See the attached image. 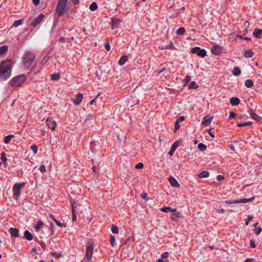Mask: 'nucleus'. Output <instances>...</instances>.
I'll return each mask as SVG.
<instances>
[{
    "label": "nucleus",
    "instance_id": "obj_1",
    "mask_svg": "<svg viewBox=\"0 0 262 262\" xmlns=\"http://www.w3.org/2000/svg\"><path fill=\"white\" fill-rule=\"evenodd\" d=\"M11 73V61H5L0 63V77L4 80L10 77Z\"/></svg>",
    "mask_w": 262,
    "mask_h": 262
},
{
    "label": "nucleus",
    "instance_id": "obj_2",
    "mask_svg": "<svg viewBox=\"0 0 262 262\" xmlns=\"http://www.w3.org/2000/svg\"><path fill=\"white\" fill-rule=\"evenodd\" d=\"M68 0H58L56 11L58 15L62 16L67 11Z\"/></svg>",
    "mask_w": 262,
    "mask_h": 262
},
{
    "label": "nucleus",
    "instance_id": "obj_3",
    "mask_svg": "<svg viewBox=\"0 0 262 262\" xmlns=\"http://www.w3.org/2000/svg\"><path fill=\"white\" fill-rule=\"evenodd\" d=\"M34 59L35 56L33 53L30 52L26 53L24 55L23 61L25 67L27 69L29 68L32 64Z\"/></svg>",
    "mask_w": 262,
    "mask_h": 262
},
{
    "label": "nucleus",
    "instance_id": "obj_4",
    "mask_svg": "<svg viewBox=\"0 0 262 262\" xmlns=\"http://www.w3.org/2000/svg\"><path fill=\"white\" fill-rule=\"evenodd\" d=\"M94 244L92 242H90L86 245V249L85 259L86 262H90L92 261V255L93 253Z\"/></svg>",
    "mask_w": 262,
    "mask_h": 262
},
{
    "label": "nucleus",
    "instance_id": "obj_5",
    "mask_svg": "<svg viewBox=\"0 0 262 262\" xmlns=\"http://www.w3.org/2000/svg\"><path fill=\"white\" fill-rule=\"evenodd\" d=\"M25 76L20 75L14 77L10 82L11 86L14 87L19 86L25 81Z\"/></svg>",
    "mask_w": 262,
    "mask_h": 262
},
{
    "label": "nucleus",
    "instance_id": "obj_6",
    "mask_svg": "<svg viewBox=\"0 0 262 262\" xmlns=\"http://www.w3.org/2000/svg\"><path fill=\"white\" fill-rule=\"evenodd\" d=\"M254 199V197H251L249 199H242L237 200H232V201H225V203L226 204H238V203H247L253 201Z\"/></svg>",
    "mask_w": 262,
    "mask_h": 262
},
{
    "label": "nucleus",
    "instance_id": "obj_7",
    "mask_svg": "<svg viewBox=\"0 0 262 262\" xmlns=\"http://www.w3.org/2000/svg\"><path fill=\"white\" fill-rule=\"evenodd\" d=\"M25 183H16L13 188V195L15 197H17L20 195V190L24 187Z\"/></svg>",
    "mask_w": 262,
    "mask_h": 262
},
{
    "label": "nucleus",
    "instance_id": "obj_8",
    "mask_svg": "<svg viewBox=\"0 0 262 262\" xmlns=\"http://www.w3.org/2000/svg\"><path fill=\"white\" fill-rule=\"evenodd\" d=\"M191 52L201 57H205L207 55V52L204 49H201L200 47H194L191 49Z\"/></svg>",
    "mask_w": 262,
    "mask_h": 262
},
{
    "label": "nucleus",
    "instance_id": "obj_9",
    "mask_svg": "<svg viewBox=\"0 0 262 262\" xmlns=\"http://www.w3.org/2000/svg\"><path fill=\"white\" fill-rule=\"evenodd\" d=\"M222 51V47L217 45H213L211 49V52L215 55H219L221 53Z\"/></svg>",
    "mask_w": 262,
    "mask_h": 262
},
{
    "label": "nucleus",
    "instance_id": "obj_10",
    "mask_svg": "<svg viewBox=\"0 0 262 262\" xmlns=\"http://www.w3.org/2000/svg\"><path fill=\"white\" fill-rule=\"evenodd\" d=\"M45 16L40 14H39L31 24L32 26H36L38 25L43 19Z\"/></svg>",
    "mask_w": 262,
    "mask_h": 262
},
{
    "label": "nucleus",
    "instance_id": "obj_11",
    "mask_svg": "<svg viewBox=\"0 0 262 262\" xmlns=\"http://www.w3.org/2000/svg\"><path fill=\"white\" fill-rule=\"evenodd\" d=\"M213 119V117H209V116H206L204 117L202 124L205 126H207L210 125Z\"/></svg>",
    "mask_w": 262,
    "mask_h": 262
},
{
    "label": "nucleus",
    "instance_id": "obj_12",
    "mask_svg": "<svg viewBox=\"0 0 262 262\" xmlns=\"http://www.w3.org/2000/svg\"><path fill=\"white\" fill-rule=\"evenodd\" d=\"M83 99V95L81 93H79L76 95V98L72 99L73 102L76 105L79 104Z\"/></svg>",
    "mask_w": 262,
    "mask_h": 262
},
{
    "label": "nucleus",
    "instance_id": "obj_13",
    "mask_svg": "<svg viewBox=\"0 0 262 262\" xmlns=\"http://www.w3.org/2000/svg\"><path fill=\"white\" fill-rule=\"evenodd\" d=\"M46 123L49 128H51L52 130H54L55 129L57 124L55 121H52L49 119H47L46 120Z\"/></svg>",
    "mask_w": 262,
    "mask_h": 262
},
{
    "label": "nucleus",
    "instance_id": "obj_14",
    "mask_svg": "<svg viewBox=\"0 0 262 262\" xmlns=\"http://www.w3.org/2000/svg\"><path fill=\"white\" fill-rule=\"evenodd\" d=\"M168 180L172 187H178L180 186V184L174 177L172 176L170 177Z\"/></svg>",
    "mask_w": 262,
    "mask_h": 262
},
{
    "label": "nucleus",
    "instance_id": "obj_15",
    "mask_svg": "<svg viewBox=\"0 0 262 262\" xmlns=\"http://www.w3.org/2000/svg\"><path fill=\"white\" fill-rule=\"evenodd\" d=\"M172 212L170 217L172 221H177L181 216V213L180 211H176V210L175 212Z\"/></svg>",
    "mask_w": 262,
    "mask_h": 262
},
{
    "label": "nucleus",
    "instance_id": "obj_16",
    "mask_svg": "<svg viewBox=\"0 0 262 262\" xmlns=\"http://www.w3.org/2000/svg\"><path fill=\"white\" fill-rule=\"evenodd\" d=\"M120 23V19L116 18H112V29L118 28L119 26Z\"/></svg>",
    "mask_w": 262,
    "mask_h": 262
},
{
    "label": "nucleus",
    "instance_id": "obj_17",
    "mask_svg": "<svg viewBox=\"0 0 262 262\" xmlns=\"http://www.w3.org/2000/svg\"><path fill=\"white\" fill-rule=\"evenodd\" d=\"M179 142L178 141H176L171 146L170 151L168 152V155L172 156L173 152L176 150L179 146Z\"/></svg>",
    "mask_w": 262,
    "mask_h": 262
},
{
    "label": "nucleus",
    "instance_id": "obj_18",
    "mask_svg": "<svg viewBox=\"0 0 262 262\" xmlns=\"http://www.w3.org/2000/svg\"><path fill=\"white\" fill-rule=\"evenodd\" d=\"M253 35L258 38H261L262 30L256 28L253 33Z\"/></svg>",
    "mask_w": 262,
    "mask_h": 262
},
{
    "label": "nucleus",
    "instance_id": "obj_19",
    "mask_svg": "<svg viewBox=\"0 0 262 262\" xmlns=\"http://www.w3.org/2000/svg\"><path fill=\"white\" fill-rule=\"evenodd\" d=\"M10 233L13 237H17L19 236L18 230L16 228H11L10 229Z\"/></svg>",
    "mask_w": 262,
    "mask_h": 262
},
{
    "label": "nucleus",
    "instance_id": "obj_20",
    "mask_svg": "<svg viewBox=\"0 0 262 262\" xmlns=\"http://www.w3.org/2000/svg\"><path fill=\"white\" fill-rule=\"evenodd\" d=\"M250 115L252 118L256 121L260 122L262 120V118L256 114H255L253 111H251Z\"/></svg>",
    "mask_w": 262,
    "mask_h": 262
},
{
    "label": "nucleus",
    "instance_id": "obj_21",
    "mask_svg": "<svg viewBox=\"0 0 262 262\" xmlns=\"http://www.w3.org/2000/svg\"><path fill=\"white\" fill-rule=\"evenodd\" d=\"M127 59L128 57L126 55H124L122 56L119 60L118 64L120 66H122L125 63V62L127 61Z\"/></svg>",
    "mask_w": 262,
    "mask_h": 262
},
{
    "label": "nucleus",
    "instance_id": "obj_22",
    "mask_svg": "<svg viewBox=\"0 0 262 262\" xmlns=\"http://www.w3.org/2000/svg\"><path fill=\"white\" fill-rule=\"evenodd\" d=\"M230 102L232 105H237L239 103V100L237 97H232L230 99Z\"/></svg>",
    "mask_w": 262,
    "mask_h": 262
},
{
    "label": "nucleus",
    "instance_id": "obj_23",
    "mask_svg": "<svg viewBox=\"0 0 262 262\" xmlns=\"http://www.w3.org/2000/svg\"><path fill=\"white\" fill-rule=\"evenodd\" d=\"M24 237L28 241H31L33 238L32 234L28 230L25 231Z\"/></svg>",
    "mask_w": 262,
    "mask_h": 262
},
{
    "label": "nucleus",
    "instance_id": "obj_24",
    "mask_svg": "<svg viewBox=\"0 0 262 262\" xmlns=\"http://www.w3.org/2000/svg\"><path fill=\"white\" fill-rule=\"evenodd\" d=\"M161 211L164 212H167L169 211L170 212H175L176 209L171 208L170 207H164L162 208H161Z\"/></svg>",
    "mask_w": 262,
    "mask_h": 262
},
{
    "label": "nucleus",
    "instance_id": "obj_25",
    "mask_svg": "<svg viewBox=\"0 0 262 262\" xmlns=\"http://www.w3.org/2000/svg\"><path fill=\"white\" fill-rule=\"evenodd\" d=\"M254 55V53L251 50H247L245 51V56L246 58H251Z\"/></svg>",
    "mask_w": 262,
    "mask_h": 262
},
{
    "label": "nucleus",
    "instance_id": "obj_26",
    "mask_svg": "<svg viewBox=\"0 0 262 262\" xmlns=\"http://www.w3.org/2000/svg\"><path fill=\"white\" fill-rule=\"evenodd\" d=\"M241 73V71L238 67H234L233 70V74L235 76H239Z\"/></svg>",
    "mask_w": 262,
    "mask_h": 262
},
{
    "label": "nucleus",
    "instance_id": "obj_27",
    "mask_svg": "<svg viewBox=\"0 0 262 262\" xmlns=\"http://www.w3.org/2000/svg\"><path fill=\"white\" fill-rule=\"evenodd\" d=\"M245 85L247 88H251L253 85V82L250 79H247L245 81Z\"/></svg>",
    "mask_w": 262,
    "mask_h": 262
},
{
    "label": "nucleus",
    "instance_id": "obj_28",
    "mask_svg": "<svg viewBox=\"0 0 262 262\" xmlns=\"http://www.w3.org/2000/svg\"><path fill=\"white\" fill-rule=\"evenodd\" d=\"M209 174L208 171H203L199 174V177L200 178H207L209 176Z\"/></svg>",
    "mask_w": 262,
    "mask_h": 262
},
{
    "label": "nucleus",
    "instance_id": "obj_29",
    "mask_svg": "<svg viewBox=\"0 0 262 262\" xmlns=\"http://www.w3.org/2000/svg\"><path fill=\"white\" fill-rule=\"evenodd\" d=\"M8 50V47L6 45L0 47V54L2 55L6 53Z\"/></svg>",
    "mask_w": 262,
    "mask_h": 262
},
{
    "label": "nucleus",
    "instance_id": "obj_30",
    "mask_svg": "<svg viewBox=\"0 0 262 262\" xmlns=\"http://www.w3.org/2000/svg\"><path fill=\"white\" fill-rule=\"evenodd\" d=\"M198 148L201 150V151H205L207 149V146L205 144L200 143L198 145Z\"/></svg>",
    "mask_w": 262,
    "mask_h": 262
},
{
    "label": "nucleus",
    "instance_id": "obj_31",
    "mask_svg": "<svg viewBox=\"0 0 262 262\" xmlns=\"http://www.w3.org/2000/svg\"><path fill=\"white\" fill-rule=\"evenodd\" d=\"M43 223L42 221H38L37 224L35 225V228L37 231H38L42 227Z\"/></svg>",
    "mask_w": 262,
    "mask_h": 262
},
{
    "label": "nucleus",
    "instance_id": "obj_32",
    "mask_svg": "<svg viewBox=\"0 0 262 262\" xmlns=\"http://www.w3.org/2000/svg\"><path fill=\"white\" fill-rule=\"evenodd\" d=\"M252 124V122H251V121H248V122H245L244 123H238L237 124V126L243 127V126H247V125H251Z\"/></svg>",
    "mask_w": 262,
    "mask_h": 262
},
{
    "label": "nucleus",
    "instance_id": "obj_33",
    "mask_svg": "<svg viewBox=\"0 0 262 262\" xmlns=\"http://www.w3.org/2000/svg\"><path fill=\"white\" fill-rule=\"evenodd\" d=\"M13 137H14V136L12 135H10L6 136L4 139L5 143H6V144L9 143L10 141L11 140V139L12 138H13Z\"/></svg>",
    "mask_w": 262,
    "mask_h": 262
},
{
    "label": "nucleus",
    "instance_id": "obj_34",
    "mask_svg": "<svg viewBox=\"0 0 262 262\" xmlns=\"http://www.w3.org/2000/svg\"><path fill=\"white\" fill-rule=\"evenodd\" d=\"M97 4L96 2H93L90 6V9L91 11H95L97 8Z\"/></svg>",
    "mask_w": 262,
    "mask_h": 262
},
{
    "label": "nucleus",
    "instance_id": "obj_35",
    "mask_svg": "<svg viewBox=\"0 0 262 262\" xmlns=\"http://www.w3.org/2000/svg\"><path fill=\"white\" fill-rule=\"evenodd\" d=\"M60 76L59 73H55L51 75V79L52 80H57L59 79Z\"/></svg>",
    "mask_w": 262,
    "mask_h": 262
},
{
    "label": "nucleus",
    "instance_id": "obj_36",
    "mask_svg": "<svg viewBox=\"0 0 262 262\" xmlns=\"http://www.w3.org/2000/svg\"><path fill=\"white\" fill-rule=\"evenodd\" d=\"M77 206V204H76V202H73L72 203V214L76 213Z\"/></svg>",
    "mask_w": 262,
    "mask_h": 262
},
{
    "label": "nucleus",
    "instance_id": "obj_37",
    "mask_svg": "<svg viewBox=\"0 0 262 262\" xmlns=\"http://www.w3.org/2000/svg\"><path fill=\"white\" fill-rule=\"evenodd\" d=\"M54 221L57 225V226L60 227H66V224L64 223H61L60 222L56 220L55 219H54Z\"/></svg>",
    "mask_w": 262,
    "mask_h": 262
},
{
    "label": "nucleus",
    "instance_id": "obj_38",
    "mask_svg": "<svg viewBox=\"0 0 262 262\" xmlns=\"http://www.w3.org/2000/svg\"><path fill=\"white\" fill-rule=\"evenodd\" d=\"M198 86L196 84L195 82L194 81H192L190 82L189 85V89H197Z\"/></svg>",
    "mask_w": 262,
    "mask_h": 262
},
{
    "label": "nucleus",
    "instance_id": "obj_39",
    "mask_svg": "<svg viewBox=\"0 0 262 262\" xmlns=\"http://www.w3.org/2000/svg\"><path fill=\"white\" fill-rule=\"evenodd\" d=\"M23 20L22 19H19V20H16L15 21H14V23L13 24V26H14L15 27H16L19 25H21L23 24Z\"/></svg>",
    "mask_w": 262,
    "mask_h": 262
},
{
    "label": "nucleus",
    "instance_id": "obj_40",
    "mask_svg": "<svg viewBox=\"0 0 262 262\" xmlns=\"http://www.w3.org/2000/svg\"><path fill=\"white\" fill-rule=\"evenodd\" d=\"M111 230L114 233H118L119 232V229L115 225H112Z\"/></svg>",
    "mask_w": 262,
    "mask_h": 262
},
{
    "label": "nucleus",
    "instance_id": "obj_41",
    "mask_svg": "<svg viewBox=\"0 0 262 262\" xmlns=\"http://www.w3.org/2000/svg\"><path fill=\"white\" fill-rule=\"evenodd\" d=\"M185 31V30L184 28H180L177 30V33L178 35H183Z\"/></svg>",
    "mask_w": 262,
    "mask_h": 262
},
{
    "label": "nucleus",
    "instance_id": "obj_42",
    "mask_svg": "<svg viewBox=\"0 0 262 262\" xmlns=\"http://www.w3.org/2000/svg\"><path fill=\"white\" fill-rule=\"evenodd\" d=\"M190 79H191V77L190 76H189V75L186 76L184 80V85H187L188 84V83L189 82V81L190 80Z\"/></svg>",
    "mask_w": 262,
    "mask_h": 262
},
{
    "label": "nucleus",
    "instance_id": "obj_43",
    "mask_svg": "<svg viewBox=\"0 0 262 262\" xmlns=\"http://www.w3.org/2000/svg\"><path fill=\"white\" fill-rule=\"evenodd\" d=\"M172 47V44L171 43L168 46H162L159 47L161 50H164L166 49H170Z\"/></svg>",
    "mask_w": 262,
    "mask_h": 262
},
{
    "label": "nucleus",
    "instance_id": "obj_44",
    "mask_svg": "<svg viewBox=\"0 0 262 262\" xmlns=\"http://www.w3.org/2000/svg\"><path fill=\"white\" fill-rule=\"evenodd\" d=\"M180 127V122L179 121H176L174 126V132H176L178 129H179Z\"/></svg>",
    "mask_w": 262,
    "mask_h": 262
},
{
    "label": "nucleus",
    "instance_id": "obj_45",
    "mask_svg": "<svg viewBox=\"0 0 262 262\" xmlns=\"http://www.w3.org/2000/svg\"><path fill=\"white\" fill-rule=\"evenodd\" d=\"M115 242V237L113 235H111L110 243H111V245L112 247H114Z\"/></svg>",
    "mask_w": 262,
    "mask_h": 262
},
{
    "label": "nucleus",
    "instance_id": "obj_46",
    "mask_svg": "<svg viewBox=\"0 0 262 262\" xmlns=\"http://www.w3.org/2000/svg\"><path fill=\"white\" fill-rule=\"evenodd\" d=\"M52 255L53 257H56V258H59V257L62 256L61 254L56 252H53Z\"/></svg>",
    "mask_w": 262,
    "mask_h": 262
},
{
    "label": "nucleus",
    "instance_id": "obj_47",
    "mask_svg": "<svg viewBox=\"0 0 262 262\" xmlns=\"http://www.w3.org/2000/svg\"><path fill=\"white\" fill-rule=\"evenodd\" d=\"M261 231H262V228L260 227H259L258 228H255V229H254V232L256 235L259 234L261 232Z\"/></svg>",
    "mask_w": 262,
    "mask_h": 262
},
{
    "label": "nucleus",
    "instance_id": "obj_48",
    "mask_svg": "<svg viewBox=\"0 0 262 262\" xmlns=\"http://www.w3.org/2000/svg\"><path fill=\"white\" fill-rule=\"evenodd\" d=\"M31 148L33 150V151L34 152V154H36L37 152V149H38L37 146H36L35 145H32L31 146Z\"/></svg>",
    "mask_w": 262,
    "mask_h": 262
},
{
    "label": "nucleus",
    "instance_id": "obj_49",
    "mask_svg": "<svg viewBox=\"0 0 262 262\" xmlns=\"http://www.w3.org/2000/svg\"><path fill=\"white\" fill-rule=\"evenodd\" d=\"M39 170H40V171L41 172H45L46 171V169L45 166L43 165H41L39 167Z\"/></svg>",
    "mask_w": 262,
    "mask_h": 262
},
{
    "label": "nucleus",
    "instance_id": "obj_50",
    "mask_svg": "<svg viewBox=\"0 0 262 262\" xmlns=\"http://www.w3.org/2000/svg\"><path fill=\"white\" fill-rule=\"evenodd\" d=\"M143 164L142 163H139L138 164H137L136 166H135V167L136 168H137V169H141V168H143Z\"/></svg>",
    "mask_w": 262,
    "mask_h": 262
},
{
    "label": "nucleus",
    "instance_id": "obj_51",
    "mask_svg": "<svg viewBox=\"0 0 262 262\" xmlns=\"http://www.w3.org/2000/svg\"><path fill=\"white\" fill-rule=\"evenodd\" d=\"M1 159L3 162H6L7 160L5 153L3 152L1 154Z\"/></svg>",
    "mask_w": 262,
    "mask_h": 262
},
{
    "label": "nucleus",
    "instance_id": "obj_52",
    "mask_svg": "<svg viewBox=\"0 0 262 262\" xmlns=\"http://www.w3.org/2000/svg\"><path fill=\"white\" fill-rule=\"evenodd\" d=\"M168 253L167 252H165L162 254V255H161L162 258L161 259H163L166 258L168 257Z\"/></svg>",
    "mask_w": 262,
    "mask_h": 262
},
{
    "label": "nucleus",
    "instance_id": "obj_53",
    "mask_svg": "<svg viewBox=\"0 0 262 262\" xmlns=\"http://www.w3.org/2000/svg\"><path fill=\"white\" fill-rule=\"evenodd\" d=\"M235 116V114L233 112H230L229 113V119H231L234 118Z\"/></svg>",
    "mask_w": 262,
    "mask_h": 262
},
{
    "label": "nucleus",
    "instance_id": "obj_54",
    "mask_svg": "<svg viewBox=\"0 0 262 262\" xmlns=\"http://www.w3.org/2000/svg\"><path fill=\"white\" fill-rule=\"evenodd\" d=\"M224 179V177L222 175H219L217 177V180L219 181L223 180Z\"/></svg>",
    "mask_w": 262,
    "mask_h": 262
},
{
    "label": "nucleus",
    "instance_id": "obj_55",
    "mask_svg": "<svg viewBox=\"0 0 262 262\" xmlns=\"http://www.w3.org/2000/svg\"><path fill=\"white\" fill-rule=\"evenodd\" d=\"M105 48L106 49V50L108 51L110 50V44L109 43H107L105 45Z\"/></svg>",
    "mask_w": 262,
    "mask_h": 262
},
{
    "label": "nucleus",
    "instance_id": "obj_56",
    "mask_svg": "<svg viewBox=\"0 0 262 262\" xmlns=\"http://www.w3.org/2000/svg\"><path fill=\"white\" fill-rule=\"evenodd\" d=\"M40 2V0H33V3L35 6H38Z\"/></svg>",
    "mask_w": 262,
    "mask_h": 262
},
{
    "label": "nucleus",
    "instance_id": "obj_57",
    "mask_svg": "<svg viewBox=\"0 0 262 262\" xmlns=\"http://www.w3.org/2000/svg\"><path fill=\"white\" fill-rule=\"evenodd\" d=\"M244 262H255V259L253 258H248Z\"/></svg>",
    "mask_w": 262,
    "mask_h": 262
},
{
    "label": "nucleus",
    "instance_id": "obj_58",
    "mask_svg": "<svg viewBox=\"0 0 262 262\" xmlns=\"http://www.w3.org/2000/svg\"><path fill=\"white\" fill-rule=\"evenodd\" d=\"M250 246L252 248H255V247L256 245H255V244L254 241H251Z\"/></svg>",
    "mask_w": 262,
    "mask_h": 262
},
{
    "label": "nucleus",
    "instance_id": "obj_59",
    "mask_svg": "<svg viewBox=\"0 0 262 262\" xmlns=\"http://www.w3.org/2000/svg\"><path fill=\"white\" fill-rule=\"evenodd\" d=\"M39 244L43 249H45L46 244L43 242H40Z\"/></svg>",
    "mask_w": 262,
    "mask_h": 262
},
{
    "label": "nucleus",
    "instance_id": "obj_60",
    "mask_svg": "<svg viewBox=\"0 0 262 262\" xmlns=\"http://www.w3.org/2000/svg\"><path fill=\"white\" fill-rule=\"evenodd\" d=\"M147 193H145H145H142V195H141V198H142V199H146V196H147Z\"/></svg>",
    "mask_w": 262,
    "mask_h": 262
},
{
    "label": "nucleus",
    "instance_id": "obj_61",
    "mask_svg": "<svg viewBox=\"0 0 262 262\" xmlns=\"http://www.w3.org/2000/svg\"><path fill=\"white\" fill-rule=\"evenodd\" d=\"M185 119V117L184 116H181L179 119L178 120H177V121H179V122H180V121H183V120H184Z\"/></svg>",
    "mask_w": 262,
    "mask_h": 262
},
{
    "label": "nucleus",
    "instance_id": "obj_62",
    "mask_svg": "<svg viewBox=\"0 0 262 262\" xmlns=\"http://www.w3.org/2000/svg\"><path fill=\"white\" fill-rule=\"evenodd\" d=\"M217 212L219 213H223L225 212L224 209H218L217 210Z\"/></svg>",
    "mask_w": 262,
    "mask_h": 262
},
{
    "label": "nucleus",
    "instance_id": "obj_63",
    "mask_svg": "<svg viewBox=\"0 0 262 262\" xmlns=\"http://www.w3.org/2000/svg\"><path fill=\"white\" fill-rule=\"evenodd\" d=\"M165 70H166V68H163L161 70L159 71L158 72V74H160L162 73L163 72L165 71Z\"/></svg>",
    "mask_w": 262,
    "mask_h": 262
},
{
    "label": "nucleus",
    "instance_id": "obj_64",
    "mask_svg": "<svg viewBox=\"0 0 262 262\" xmlns=\"http://www.w3.org/2000/svg\"><path fill=\"white\" fill-rule=\"evenodd\" d=\"M250 25V23L248 21H246L245 23V27H248Z\"/></svg>",
    "mask_w": 262,
    "mask_h": 262
}]
</instances>
